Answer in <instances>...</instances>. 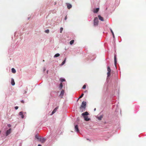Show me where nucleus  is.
<instances>
[{
    "label": "nucleus",
    "instance_id": "f257e3e1",
    "mask_svg": "<svg viewBox=\"0 0 146 146\" xmlns=\"http://www.w3.org/2000/svg\"><path fill=\"white\" fill-rule=\"evenodd\" d=\"M86 105V102H83L82 103V104L80 108V110L82 112L85 111V108Z\"/></svg>",
    "mask_w": 146,
    "mask_h": 146
},
{
    "label": "nucleus",
    "instance_id": "f03ea898",
    "mask_svg": "<svg viewBox=\"0 0 146 146\" xmlns=\"http://www.w3.org/2000/svg\"><path fill=\"white\" fill-rule=\"evenodd\" d=\"M98 24V19L97 17H96L94 19V26H97Z\"/></svg>",
    "mask_w": 146,
    "mask_h": 146
},
{
    "label": "nucleus",
    "instance_id": "7ed1b4c3",
    "mask_svg": "<svg viewBox=\"0 0 146 146\" xmlns=\"http://www.w3.org/2000/svg\"><path fill=\"white\" fill-rule=\"evenodd\" d=\"M39 140L40 141L41 143H44L45 142L46 139L44 138H40Z\"/></svg>",
    "mask_w": 146,
    "mask_h": 146
},
{
    "label": "nucleus",
    "instance_id": "20e7f679",
    "mask_svg": "<svg viewBox=\"0 0 146 146\" xmlns=\"http://www.w3.org/2000/svg\"><path fill=\"white\" fill-rule=\"evenodd\" d=\"M11 132V129H9V130H7L6 131V136H7L9 135L10 133Z\"/></svg>",
    "mask_w": 146,
    "mask_h": 146
},
{
    "label": "nucleus",
    "instance_id": "39448f33",
    "mask_svg": "<svg viewBox=\"0 0 146 146\" xmlns=\"http://www.w3.org/2000/svg\"><path fill=\"white\" fill-rule=\"evenodd\" d=\"M58 107H56V108L53 111H52V114H51V115H53V114H54L55 112H56V111L57 110V109H58Z\"/></svg>",
    "mask_w": 146,
    "mask_h": 146
},
{
    "label": "nucleus",
    "instance_id": "423d86ee",
    "mask_svg": "<svg viewBox=\"0 0 146 146\" xmlns=\"http://www.w3.org/2000/svg\"><path fill=\"white\" fill-rule=\"evenodd\" d=\"M89 115V113L87 111L83 113L82 114V115L84 117V116H86V115Z\"/></svg>",
    "mask_w": 146,
    "mask_h": 146
},
{
    "label": "nucleus",
    "instance_id": "0eeeda50",
    "mask_svg": "<svg viewBox=\"0 0 146 146\" xmlns=\"http://www.w3.org/2000/svg\"><path fill=\"white\" fill-rule=\"evenodd\" d=\"M75 130L77 132H78L79 131V130L78 128V125H76L75 126Z\"/></svg>",
    "mask_w": 146,
    "mask_h": 146
},
{
    "label": "nucleus",
    "instance_id": "6e6552de",
    "mask_svg": "<svg viewBox=\"0 0 146 146\" xmlns=\"http://www.w3.org/2000/svg\"><path fill=\"white\" fill-rule=\"evenodd\" d=\"M84 118L85 120L86 121H88L90 120V119L89 118H88V117L87 116H84Z\"/></svg>",
    "mask_w": 146,
    "mask_h": 146
},
{
    "label": "nucleus",
    "instance_id": "1a4fd4ad",
    "mask_svg": "<svg viewBox=\"0 0 146 146\" xmlns=\"http://www.w3.org/2000/svg\"><path fill=\"white\" fill-rule=\"evenodd\" d=\"M114 62L115 65V66H116L117 61H116V58L115 55V56H114Z\"/></svg>",
    "mask_w": 146,
    "mask_h": 146
},
{
    "label": "nucleus",
    "instance_id": "9d476101",
    "mask_svg": "<svg viewBox=\"0 0 146 146\" xmlns=\"http://www.w3.org/2000/svg\"><path fill=\"white\" fill-rule=\"evenodd\" d=\"M99 8H97L96 9H95L94 10V12L95 13H97L98 11L99 10Z\"/></svg>",
    "mask_w": 146,
    "mask_h": 146
},
{
    "label": "nucleus",
    "instance_id": "9b49d317",
    "mask_svg": "<svg viewBox=\"0 0 146 146\" xmlns=\"http://www.w3.org/2000/svg\"><path fill=\"white\" fill-rule=\"evenodd\" d=\"M67 8L68 9H70L72 7V5L69 3H67Z\"/></svg>",
    "mask_w": 146,
    "mask_h": 146
},
{
    "label": "nucleus",
    "instance_id": "f8f14e48",
    "mask_svg": "<svg viewBox=\"0 0 146 146\" xmlns=\"http://www.w3.org/2000/svg\"><path fill=\"white\" fill-rule=\"evenodd\" d=\"M19 115H20L21 117L23 118L24 117V115H23V113L22 111L20 112L19 113Z\"/></svg>",
    "mask_w": 146,
    "mask_h": 146
},
{
    "label": "nucleus",
    "instance_id": "ddd939ff",
    "mask_svg": "<svg viewBox=\"0 0 146 146\" xmlns=\"http://www.w3.org/2000/svg\"><path fill=\"white\" fill-rule=\"evenodd\" d=\"M98 17L99 19L100 20L102 21H104V19L102 17H101L100 15H99L98 16Z\"/></svg>",
    "mask_w": 146,
    "mask_h": 146
},
{
    "label": "nucleus",
    "instance_id": "4468645a",
    "mask_svg": "<svg viewBox=\"0 0 146 146\" xmlns=\"http://www.w3.org/2000/svg\"><path fill=\"white\" fill-rule=\"evenodd\" d=\"M11 84L13 86H14L15 84V82L13 78H12L11 80Z\"/></svg>",
    "mask_w": 146,
    "mask_h": 146
},
{
    "label": "nucleus",
    "instance_id": "2eb2a0df",
    "mask_svg": "<svg viewBox=\"0 0 146 146\" xmlns=\"http://www.w3.org/2000/svg\"><path fill=\"white\" fill-rule=\"evenodd\" d=\"M64 90H62L61 91V93L60 94V96H62H62L64 95Z\"/></svg>",
    "mask_w": 146,
    "mask_h": 146
},
{
    "label": "nucleus",
    "instance_id": "dca6fc26",
    "mask_svg": "<svg viewBox=\"0 0 146 146\" xmlns=\"http://www.w3.org/2000/svg\"><path fill=\"white\" fill-rule=\"evenodd\" d=\"M11 71H12V72L13 73H15L16 72V71L15 69L13 68H12Z\"/></svg>",
    "mask_w": 146,
    "mask_h": 146
},
{
    "label": "nucleus",
    "instance_id": "f3484780",
    "mask_svg": "<svg viewBox=\"0 0 146 146\" xmlns=\"http://www.w3.org/2000/svg\"><path fill=\"white\" fill-rule=\"evenodd\" d=\"M66 58H65L64 60L63 61V62H62V63L61 64V65H64L66 61Z\"/></svg>",
    "mask_w": 146,
    "mask_h": 146
},
{
    "label": "nucleus",
    "instance_id": "a211bd4d",
    "mask_svg": "<svg viewBox=\"0 0 146 146\" xmlns=\"http://www.w3.org/2000/svg\"><path fill=\"white\" fill-rule=\"evenodd\" d=\"M60 55L59 54L57 53L55 54L54 56V57H58L60 56Z\"/></svg>",
    "mask_w": 146,
    "mask_h": 146
},
{
    "label": "nucleus",
    "instance_id": "6ab92c4d",
    "mask_svg": "<svg viewBox=\"0 0 146 146\" xmlns=\"http://www.w3.org/2000/svg\"><path fill=\"white\" fill-rule=\"evenodd\" d=\"M63 87V84L62 83H61L60 84L59 88H60V89H61Z\"/></svg>",
    "mask_w": 146,
    "mask_h": 146
},
{
    "label": "nucleus",
    "instance_id": "aec40b11",
    "mask_svg": "<svg viewBox=\"0 0 146 146\" xmlns=\"http://www.w3.org/2000/svg\"><path fill=\"white\" fill-rule=\"evenodd\" d=\"M107 70L108 72H111V69L109 66H108L107 67Z\"/></svg>",
    "mask_w": 146,
    "mask_h": 146
},
{
    "label": "nucleus",
    "instance_id": "412c9836",
    "mask_svg": "<svg viewBox=\"0 0 146 146\" xmlns=\"http://www.w3.org/2000/svg\"><path fill=\"white\" fill-rule=\"evenodd\" d=\"M74 40H72L70 42V44L71 45H72L74 42Z\"/></svg>",
    "mask_w": 146,
    "mask_h": 146
},
{
    "label": "nucleus",
    "instance_id": "4be33fe9",
    "mask_svg": "<svg viewBox=\"0 0 146 146\" xmlns=\"http://www.w3.org/2000/svg\"><path fill=\"white\" fill-rule=\"evenodd\" d=\"M60 80L62 82L65 81V79L63 78H60Z\"/></svg>",
    "mask_w": 146,
    "mask_h": 146
},
{
    "label": "nucleus",
    "instance_id": "5701e85b",
    "mask_svg": "<svg viewBox=\"0 0 146 146\" xmlns=\"http://www.w3.org/2000/svg\"><path fill=\"white\" fill-rule=\"evenodd\" d=\"M107 75L108 77H109L110 75V72H108Z\"/></svg>",
    "mask_w": 146,
    "mask_h": 146
},
{
    "label": "nucleus",
    "instance_id": "b1692460",
    "mask_svg": "<svg viewBox=\"0 0 146 146\" xmlns=\"http://www.w3.org/2000/svg\"><path fill=\"white\" fill-rule=\"evenodd\" d=\"M84 94L82 93V94L80 96V97L79 98L78 100L79 99H80V98H82L83 97V96H84Z\"/></svg>",
    "mask_w": 146,
    "mask_h": 146
},
{
    "label": "nucleus",
    "instance_id": "393cba45",
    "mask_svg": "<svg viewBox=\"0 0 146 146\" xmlns=\"http://www.w3.org/2000/svg\"><path fill=\"white\" fill-rule=\"evenodd\" d=\"M35 137L38 140L40 138H39V136L38 135H36L35 136Z\"/></svg>",
    "mask_w": 146,
    "mask_h": 146
},
{
    "label": "nucleus",
    "instance_id": "a878e982",
    "mask_svg": "<svg viewBox=\"0 0 146 146\" xmlns=\"http://www.w3.org/2000/svg\"><path fill=\"white\" fill-rule=\"evenodd\" d=\"M63 29L62 27H61L60 28V33H62V31L63 30Z\"/></svg>",
    "mask_w": 146,
    "mask_h": 146
},
{
    "label": "nucleus",
    "instance_id": "bb28decb",
    "mask_svg": "<svg viewBox=\"0 0 146 146\" xmlns=\"http://www.w3.org/2000/svg\"><path fill=\"white\" fill-rule=\"evenodd\" d=\"M49 32V31L48 29H47L45 31V32L47 33H48Z\"/></svg>",
    "mask_w": 146,
    "mask_h": 146
},
{
    "label": "nucleus",
    "instance_id": "cd10ccee",
    "mask_svg": "<svg viewBox=\"0 0 146 146\" xmlns=\"http://www.w3.org/2000/svg\"><path fill=\"white\" fill-rule=\"evenodd\" d=\"M86 85L85 84L83 86L82 88L83 89H85V88H86Z\"/></svg>",
    "mask_w": 146,
    "mask_h": 146
},
{
    "label": "nucleus",
    "instance_id": "c85d7f7f",
    "mask_svg": "<svg viewBox=\"0 0 146 146\" xmlns=\"http://www.w3.org/2000/svg\"><path fill=\"white\" fill-rule=\"evenodd\" d=\"M102 118V116H100V117H98V119L100 120H101Z\"/></svg>",
    "mask_w": 146,
    "mask_h": 146
},
{
    "label": "nucleus",
    "instance_id": "c756f323",
    "mask_svg": "<svg viewBox=\"0 0 146 146\" xmlns=\"http://www.w3.org/2000/svg\"><path fill=\"white\" fill-rule=\"evenodd\" d=\"M111 32L112 33V34L113 36H114V33L111 29Z\"/></svg>",
    "mask_w": 146,
    "mask_h": 146
},
{
    "label": "nucleus",
    "instance_id": "7c9ffc66",
    "mask_svg": "<svg viewBox=\"0 0 146 146\" xmlns=\"http://www.w3.org/2000/svg\"><path fill=\"white\" fill-rule=\"evenodd\" d=\"M18 108V106H15V110H17Z\"/></svg>",
    "mask_w": 146,
    "mask_h": 146
},
{
    "label": "nucleus",
    "instance_id": "2f4dec72",
    "mask_svg": "<svg viewBox=\"0 0 146 146\" xmlns=\"http://www.w3.org/2000/svg\"><path fill=\"white\" fill-rule=\"evenodd\" d=\"M67 19V16H66L65 17V18H64V20H66Z\"/></svg>",
    "mask_w": 146,
    "mask_h": 146
},
{
    "label": "nucleus",
    "instance_id": "473e14b6",
    "mask_svg": "<svg viewBox=\"0 0 146 146\" xmlns=\"http://www.w3.org/2000/svg\"><path fill=\"white\" fill-rule=\"evenodd\" d=\"M21 103H24V101L23 100H22V101H21Z\"/></svg>",
    "mask_w": 146,
    "mask_h": 146
},
{
    "label": "nucleus",
    "instance_id": "72a5a7b5",
    "mask_svg": "<svg viewBox=\"0 0 146 146\" xmlns=\"http://www.w3.org/2000/svg\"><path fill=\"white\" fill-rule=\"evenodd\" d=\"M8 126L9 127H10L11 126V125H10V124H9L8 125Z\"/></svg>",
    "mask_w": 146,
    "mask_h": 146
},
{
    "label": "nucleus",
    "instance_id": "f704fd0d",
    "mask_svg": "<svg viewBox=\"0 0 146 146\" xmlns=\"http://www.w3.org/2000/svg\"><path fill=\"white\" fill-rule=\"evenodd\" d=\"M38 146H41V145L40 144H39L38 145Z\"/></svg>",
    "mask_w": 146,
    "mask_h": 146
},
{
    "label": "nucleus",
    "instance_id": "c9c22d12",
    "mask_svg": "<svg viewBox=\"0 0 146 146\" xmlns=\"http://www.w3.org/2000/svg\"><path fill=\"white\" fill-rule=\"evenodd\" d=\"M56 4V2H55V3H54V5H55Z\"/></svg>",
    "mask_w": 146,
    "mask_h": 146
},
{
    "label": "nucleus",
    "instance_id": "e433bc0d",
    "mask_svg": "<svg viewBox=\"0 0 146 146\" xmlns=\"http://www.w3.org/2000/svg\"><path fill=\"white\" fill-rule=\"evenodd\" d=\"M86 92V91H85L84 92Z\"/></svg>",
    "mask_w": 146,
    "mask_h": 146
}]
</instances>
